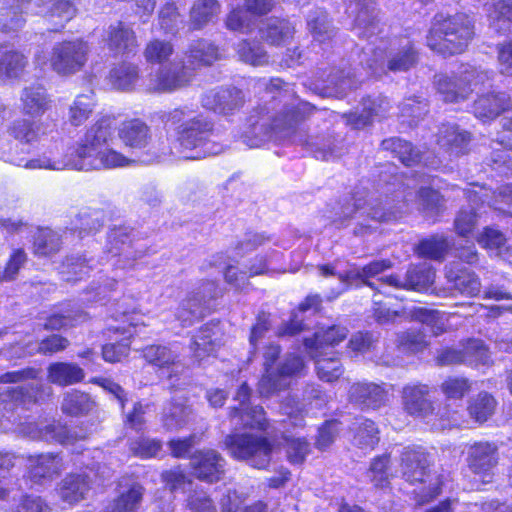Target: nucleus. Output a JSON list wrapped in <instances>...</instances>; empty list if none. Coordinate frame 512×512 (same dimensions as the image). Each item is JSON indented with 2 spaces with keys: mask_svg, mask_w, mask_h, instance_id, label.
Here are the masks:
<instances>
[{
  "mask_svg": "<svg viewBox=\"0 0 512 512\" xmlns=\"http://www.w3.org/2000/svg\"><path fill=\"white\" fill-rule=\"evenodd\" d=\"M315 109L313 105L304 101L284 106L274 117L270 115V109L267 107L254 109L241 136L243 143L253 148L271 139L290 138L296 132L298 124L310 117Z\"/></svg>",
  "mask_w": 512,
  "mask_h": 512,
  "instance_id": "obj_1",
  "label": "nucleus"
},
{
  "mask_svg": "<svg viewBox=\"0 0 512 512\" xmlns=\"http://www.w3.org/2000/svg\"><path fill=\"white\" fill-rule=\"evenodd\" d=\"M473 36V21L460 13L435 22L427 36V45L439 54L450 56L464 52Z\"/></svg>",
  "mask_w": 512,
  "mask_h": 512,
  "instance_id": "obj_2",
  "label": "nucleus"
},
{
  "mask_svg": "<svg viewBox=\"0 0 512 512\" xmlns=\"http://www.w3.org/2000/svg\"><path fill=\"white\" fill-rule=\"evenodd\" d=\"M417 60V51L409 40H405L397 48H391L389 52L381 47L374 48L368 45L363 48L360 55L361 65L372 76H381L387 71H407L415 66Z\"/></svg>",
  "mask_w": 512,
  "mask_h": 512,
  "instance_id": "obj_3",
  "label": "nucleus"
},
{
  "mask_svg": "<svg viewBox=\"0 0 512 512\" xmlns=\"http://www.w3.org/2000/svg\"><path fill=\"white\" fill-rule=\"evenodd\" d=\"M352 207L344 208V215L346 217H356L359 219L358 224L362 229L371 228L372 225L368 220L375 223L390 222L398 218V211L387 207L389 204L387 199L385 205L377 191L371 190L368 185L356 187L352 196Z\"/></svg>",
  "mask_w": 512,
  "mask_h": 512,
  "instance_id": "obj_4",
  "label": "nucleus"
},
{
  "mask_svg": "<svg viewBox=\"0 0 512 512\" xmlns=\"http://www.w3.org/2000/svg\"><path fill=\"white\" fill-rule=\"evenodd\" d=\"M223 446L234 459L245 461L257 469H265L271 461L273 444L268 438L250 433L229 434Z\"/></svg>",
  "mask_w": 512,
  "mask_h": 512,
  "instance_id": "obj_5",
  "label": "nucleus"
},
{
  "mask_svg": "<svg viewBox=\"0 0 512 512\" xmlns=\"http://www.w3.org/2000/svg\"><path fill=\"white\" fill-rule=\"evenodd\" d=\"M130 163L131 160L123 154L106 146L78 162H52L51 159L42 157L28 161L25 164V167L28 169L44 168L50 170H62L70 168L80 171H91L125 167Z\"/></svg>",
  "mask_w": 512,
  "mask_h": 512,
  "instance_id": "obj_6",
  "label": "nucleus"
},
{
  "mask_svg": "<svg viewBox=\"0 0 512 512\" xmlns=\"http://www.w3.org/2000/svg\"><path fill=\"white\" fill-rule=\"evenodd\" d=\"M89 53L88 42L81 38L58 42L52 48L50 66L59 75H72L82 70Z\"/></svg>",
  "mask_w": 512,
  "mask_h": 512,
  "instance_id": "obj_7",
  "label": "nucleus"
},
{
  "mask_svg": "<svg viewBox=\"0 0 512 512\" xmlns=\"http://www.w3.org/2000/svg\"><path fill=\"white\" fill-rule=\"evenodd\" d=\"M112 138L113 120L110 117H102L87 129L81 141L66 156V159L57 162H78L97 150L108 146Z\"/></svg>",
  "mask_w": 512,
  "mask_h": 512,
  "instance_id": "obj_8",
  "label": "nucleus"
},
{
  "mask_svg": "<svg viewBox=\"0 0 512 512\" xmlns=\"http://www.w3.org/2000/svg\"><path fill=\"white\" fill-rule=\"evenodd\" d=\"M304 361L300 356L289 354L273 373L264 374L258 382V392L262 397H270L285 390L290 385V378L300 376L304 370Z\"/></svg>",
  "mask_w": 512,
  "mask_h": 512,
  "instance_id": "obj_9",
  "label": "nucleus"
},
{
  "mask_svg": "<svg viewBox=\"0 0 512 512\" xmlns=\"http://www.w3.org/2000/svg\"><path fill=\"white\" fill-rule=\"evenodd\" d=\"M212 130L213 124L204 118H194L182 123L177 128V141L182 148L180 152L183 153V158L201 159L205 157L206 152L196 151L192 154L186 152L202 147L209 139Z\"/></svg>",
  "mask_w": 512,
  "mask_h": 512,
  "instance_id": "obj_10",
  "label": "nucleus"
},
{
  "mask_svg": "<svg viewBox=\"0 0 512 512\" xmlns=\"http://www.w3.org/2000/svg\"><path fill=\"white\" fill-rule=\"evenodd\" d=\"M251 390L246 383H243L234 400L238 401V406H234L230 410V418L236 427L252 428L259 430H266L268 422L265 416L263 407L250 406L248 401L250 398Z\"/></svg>",
  "mask_w": 512,
  "mask_h": 512,
  "instance_id": "obj_11",
  "label": "nucleus"
},
{
  "mask_svg": "<svg viewBox=\"0 0 512 512\" xmlns=\"http://www.w3.org/2000/svg\"><path fill=\"white\" fill-rule=\"evenodd\" d=\"M26 9L31 14L43 16L53 26L52 31L64 28L76 14L70 0H30Z\"/></svg>",
  "mask_w": 512,
  "mask_h": 512,
  "instance_id": "obj_12",
  "label": "nucleus"
},
{
  "mask_svg": "<svg viewBox=\"0 0 512 512\" xmlns=\"http://www.w3.org/2000/svg\"><path fill=\"white\" fill-rule=\"evenodd\" d=\"M432 460L422 447H405L400 456V472L411 484L424 483L430 477Z\"/></svg>",
  "mask_w": 512,
  "mask_h": 512,
  "instance_id": "obj_13",
  "label": "nucleus"
},
{
  "mask_svg": "<svg viewBox=\"0 0 512 512\" xmlns=\"http://www.w3.org/2000/svg\"><path fill=\"white\" fill-rule=\"evenodd\" d=\"M245 102L243 92L232 86L217 87L202 95V106L221 115H231Z\"/></svg>",
  "mask_w": 512,
  "mask_h": 512,
  "instance_id": "obj_14",
  "label": "nucleus"
},
{
  "mask_svg": "<svg viewBox=\"0 0 512 512\" xmlns=\"http://www.w3.org/2000/svg\"><path fill=\"white\" fill-rule=\"evenodd\" d=\"M190 466L197 479L215 483L225 474L226 460L213 449L199 450L191 457Z\"/></svg>",
  "mask_w": 512,
  "mask_h": 512,
  "instance_id": "obj_15",
  "label": "nucleus"
},
{
  "mask_svg": "<svg viewBox=\"0 0 512 512\" xmlns=\"http://www.w3.org/2000/svg\"><path fill=\"white\" fill-rule=\"evenodd\" d=\"M193 77L190 67L183 61H174L162 66L151 79L150 89L158 92H171L188 85Z\"/></svg>",
  "mask_w": 512,
  "mask_h": 512,
  "instance_id": "obj_16",
  "label": "nucleus"
},
{
  "mask_svg": "<svg viewBox=\"0 0 512 512\" xmlns=\"http://www.w3.org/2000/svg\"><path fill=\"white\" fill-rule=\"evenodd\" d=\"M511 107V99L505 92L481 94L473 102L472 112L482 122L495 120Z\"/></svg>",
  "mask_w": 512,
  "mask_h": 512,
  "instance_id": "obj_17",
  "label": "nucleus"
},
{
  "mask_svg": "<svg viewBox=\"0 0 512 512\" xmlns=\"http://www.w3.org/2000/svg\"><path fill=\"white\" fill-rule=\"evenodd\" d=\"M346 12L353 18V29L360 37L370 38L379 32L374 7L367 0H351Z\"/></svg>",
  "mask_w": 512,
  "mask_h": 512,
  "instance_id": "obj_18",
  "label": "nucleus"
},
{
  "mask_svg": "<svg viewBox=\"0 0 512 512\" xmlns=\"http://www.w3.org/2000/svg\"><path fill=\"white\" fill-rule=\"evenodd\" d=\"M467 464L474 474L489 476L498 464L497 446L489 442L475 443L468 450Z\"/></svg>",
  "mask_w": 512,
  "mask_h": 512,
  "instance_id": "obj_19",
  "label": "nucleus"
},
{
  "mask_svg": "<svg viewBox=\"0 0 512 512\" xmlns=\"http://www.w3.org/2000/svg\"><path fill=\"white\" fill-rule=\"evenodd\" d=\"M361 113L344 114L347 123L355 129H361L372 123L374 119L385 117L391 106L386 97L381 95L374 98H366L362 102Z\"/></svg>",
  "mask_w": 512,
  "mask_h": 512,
  "instance_id": "obj_20",
  "label": "nucleus"
},
{
  "mask_svg": "<svg viewBox=\"0 0 512 512\" xmlns=\"http://www.w3.org/2000/svg\"><path fill=\"white\" fill-rule=\"evenodd\" d=\"M402 400L405 411L412 416L426 417L434 410L427 385L405 386L402 391Z\"/></svg>",
  "mask_w": 512,
  "mask_h": 512,
  "instance_id": "obj_21",
  "label": "nucleus"
},
{
  "mask_svg": "<svg viewBox=\"0 0 512 512\" xmlns=\"http://www.w3.org/2000/svg\"><path fill=\"white\" fill-rule=\"evenodd\" d=\"M445 276L451 288L462 295L473 297L480 292L481 283L478 276L458 263L446 266Z\"/></svg>",
  "mask_w": 512,
  "mask_h": 512,
  "instance_id": "obj_22",
  "label": "nucleus"
},
{
  "mask_svg": "<svg viewBox=\"0 0 512 512\" xmlns=\"http://www.w3.org/2000/svg\"><path fill=\"white\" fill-rule=\"evenodd\" d=\"M104 41L111 51L118 54L130 53L137 47L134 30L122 21L109 25L105 31Z\"/></svg>",
  "mask_w": 512,
  "mask_h": 512,
  "instance_id": "obj_23",
  "label": "nucleus"
},
{
  "mask_svg": "<svg viewBox=\"0 0 512 512\" xmlns=\"http://www.w3.org/2000/svg\"><path fill=\"white\" fill-rule=\"evenodd\" d=\"M349 400L362 409H377L386 403L387 392L375 383H355L350 387Z\"/></svg>",
  "mask_w": 512,
  "mask_h": 512,
  "instance_id": "obj_24",
  "label": "nucleus"
},
{
  "mask_svg": "<svg viewBox=\"0 0 512 512\" xmlns=\"http://www.w3.org/2000/svg\"><path fill=\"white\" fill-rule=\"evenodd\" d=\"M220 346L219 328L215 324L202 326L192 338L190 349L197 361L214 354Z\"/></svg>",
  "mask_w": 512,
  "mask_h": 512,
  "instance_id": "obj_25",
  "label": "nucleus"
},
{
  "mask_svg": "<svg viewBox=\"0 0 512 512\" xmlns=\"http://www.w3.org/2000/svg\"><path fill=\"white\" fill-rule=\"evenodd\" d=\"M63 469V460L58 454L47 453L29 457V473L34 482L51 480Z\"/></svg>",
  "mask_w": 512,
  "mask_h": 512,
  "instance_id": "obj_26",
  "label": "nucleus"
},
{
  "mask_svg": "<svg viewBox=\"0 0 512 512\" xmlns=\"http://www.w3.org/2000/svg\"><path fill=\"white\" fill-rule=\"evenodd\" d=\"M186 57L191 72L201 66H209L220 59L218 47L209 40L197 39L193 41L187 51Z\"/></svg>",
  "mask_w": 512,
  "mask_h": 512,
  "instance_id": "obj_27",
  "label": "nucleus"
},
{
  "mask_svg": "<svg viewBox=\"0 0 512 512\" xmlns=\"http://www.w3.org/2000/svg\"><path fill=\"white\" fill-rule=\"evenodd\" d=\"M360 81L351 69H341L333 71L327 80V84L322 88L321 94L324 97L343 98L351 90L356 89Z\"/></svg>",
  "mask_w": 512,
  "mask_h": 512,
  "instance_id": "obj_28",
  "label": "nucleus"
},
{
  "mask_svg": "<svg viewBox=\"0 0 512 512\" xmlns=\"http://www.w3.org/2000/svg\"><path fill=\"white\" fill-rule=\"evenodd\" d=\"M465 195L470 202L487 203L494 209L503 210L504 204H512V184L502 185L493 192L485 187H479V190L469 189L465 191Z\"/></svg>",
  "mask_w": 512,
  "mask_h": 512,
  "instance_id": "obj_29",
  "label": "nucleus"
},
{
  "mask_svg": "<svg viewBox=\"0 0 512 512\" xmlns=\"http://www.w3.org/2000/svg\"><path fill=\"white\" fill-rule=\"evenodd\" d=\"M85 373L75 363L55 362L47 367V380L58 386H70L81 382Z\"/></svg>",
  "mask_w": 512,
  "mask_h": 512,
  "instance_id": "obj_30",
  "label": "nucleus"
},
{
  "mask_svg": "<svg viewBox=\"0 0 512 512\" xmlns=\"http://www.w3.org/2000/svg\"><path fill=\"white\" fill-rule=\"evenodd\" d=\"M434 85L441 100L447 103L463 101L469 95V88L459 81V75L438 74L434 78Z\"/></svg>",
  "mask_w": 512,
  "mask_h": 512,
  "instance_id": "obj_31",
  "label": "nucleus"
},
{
  "mask_svg": "<svg viewBox=\"0 0 512 512\" xmlns=\"http://www.w3.org/2000/svg\"><path fill=\"white\" fill-rule=\"evenodd\" d=\"M20 100L23 113L31 117L43 115L51 103L46 90L39 85L24 88Z\"/></svg>",
  "mask_w": 512,
  "mask_h": 512,
  "instance_id": "obj_32",
  "label": "nucleus"
},
{
  "mask_svg": "<svg viewBox=\"0 0 512 512\" xmlns=\"http://www.w3.org/2000/svg\"><path fill=\"white\" fill-rule=\"evenodd\" d=\"M90 488V479L87 475L68 474L60 483L59 494L63 501L74 504L83 500Z\"/></svg>",
  "mask_w": 512,
  "mask_h": 512,
  "instance_id": "obj_33",
  "label": "nucleus"
},
{
  "mask_svg": "<svg viewBox=\"0 0 512 512\" xmlns=\"http://www.w3.org/2000/svg\"><path fill=\"white\" fill-rule=\"evenodd\" d=\"M119 138L131 148H144L150 140L149 127L139 119L121 123L118 128Z\"/></svg>",
  "mask_w": 512,
  "mask_h": 512,
  "instance_id": "obj_34",
  "label": "nucleus"
},
{
  "mask_svg": "<svg viewBox=\"0 0 512 512\" xmlns=\"http://www.w3.org/2000/svg\"><path fill=\"white\" fill-rule=\"evenodd\" d=\"M393 263L389 259H379L370 262L362 268L350 270L346 274H340L339 279L342 286H346L350 279H360L366 286L376 289L375 283L369 281V278L375 277L380 273L392 268ZM344 287L337 293L340 294Z\"/></svg>",
  "mask_w": 512,
  "mask_h": 512,
  "instance_id": "obj_35",
  "label": "nucleus"
},
{
  "mask_svg": "<svg viewBox=\"0 0 512 512\" xmlns=\"http://www.w3.org/2000/svg\"><path fill=\"white\" fill-rule=\"evenodd\" d=\"M470 133L460 129L457 125H443L440 129L439 144L451 154L456 156L467 152L470 143Z\"/></svg>",
  "mask_w": 512,
  "mask_h": 512,
  "instance_id": "obj_36",
  "label": "nucleus"
},
{
  "mask_svg": "<svg viewBox=\"0 0 512 512\" xmlns=\"http://www.w3.org/2000/svg\"><path fill=\"white\" fill-rule=\"evenodd\" d=\"M192 409L183 401H171L163 409L161 422L167 431H177L186 426L191 418Z\"/></svg>",
  "mask_w": 512,
  "mask_h": 512,
  "instance_id": "obj_37",
  "label": "nucleus"
},
{
  "mask_svg": "<svg viewBox=\"0 0 512 512\" xmlns=\"http://www.w3.org/2000/svg\"><path fill=\"white\" fill-rule=\"evenodd\" d=\"M221 11L217 0H196L189 13V24L192 30H201L215 18Z\"/></svg>",
  "mask_w": 512,
  "mask_h": 512,
  "instance_id": "obj_38",
  "label": "nucleus"
},
{
  "mask_svg": "<svg viewBox=\"0 0 512 512\" xmlns=\"http://www.w3.org/2000/svg\"><path fill=\"white\" fill-rule=\"evenodd\" d=\"M348 330L341 326H332L324 331H318L313 338H306L304 345L307 351L328 352L327 349L342 342Z\"/></svg>",
  "mask_w": 512,
  "mask_h": 512,
  "instance_id": "obj_39",
  "label": "nucleus"
},
{
  "mask_svg": "<svg viewBox=\"0 0 512 512\" xmlns=\"http://www.w3.org/2000/svg\"><path fill=\"white\" fill-rule=\"evenodd\" d=\"M315 360V367L318 377L326 382L337 380L343 373L340 360L334 357L332 352L308 351Z\"/></svg>",
  "mask_w": 512,
  "mask_h": 512,
  "instance_id": "obj_40",
  "label": "nucleus"
},
{
  "mask_svg": "<svg viewBox=\"0 0 512 512\" xmlns=\"http://www.w3.org/2000/svg\"><path fill=\"white\" fill-rule=\"evenodd\" d=\"M351 432L353 433V445L361 450H373L379 442V430L369 419L353 423Z\"/></svg>",
  "mask_w": 512,
  "mask_h": 512,
  "instance_id": "obj_41",
  "label": "nucleus"
},
{
  "mask_svg": "<svg viewBox=\"0 0 512 512\" xmlns=\"http://www.w3.org/2000/svg\"><path fill=\"white\" fill-rule=\"evenodd\" d=\"M142 357L145 361L159 369H169L176 365L179 355L171 347L162 344H152L142 349Z\"/></svg>",
  "mask_w": 512,
  "mask_h": 512,
  "instance_id": "obj_42",
  "label": "nucleus"
},
{
  "mask_svg": "<svg viewBox=\"0 0 512 512\" xmlns=\"http://www.w3.org/2000/svg\"><path fill=\"white\" fill-rule=\"evenodd\" d=\"M94 407L91 397L79 390H69L63 394L61 410L70 416H81L89 413Z\"/></svg>",
  "mask_w": 512,
  "mask_h": 512,
  "instance_id": "obj_43",
  "label": "nucleus"
},
{
  "mask_svg": "<svg viewBox=\"0 0 512 512\" xmlns=\"http://www.w3.org/2000/svg\"><path fill=\"white\" fill-rule=\"evenodd\" d=\"M13 1L16 3V6L0 9V31L3 33H13L21 29L25 24V19L21 13H29L26 6L30 0Z\"/></svg>",
  "mask_w": 512,
  "mask_h": 512,
  "instance_id": "obj_44",
  "label": "nucleus"
},
{
  "mask_svg": "<svg viewBox=\"0 0 512 512\" xmlns=\"http://www.w3.org/2000/svg\"><path fill=\"white\" fill-rule=\"evenodd\" d=\"M235 50L239 60L251 66H264L269 63L267 52L257 41L241 40Z\"/></svg>",
  "mask_w": 512,
  "mask_h": 512,
  "instance_id": "obj_45",
  "label": "nucleus"
},
{
  "mask_svg": "<svg viewBox=\"0 0 512 512\" xmlns=\"http://www.w3.org/2000/svg\"><path fill=\"white\" fill-rule=\"evenodd\" d=\"M262 37L271 45H281L293 36L294 27L285 19H269L261 29Z\"/></svg>",
  "mask_w": 512,
  "mask_h": 512,
  "instance_id": "obj_46",
  "label": "nucleus"
},
{
  "mask_svg": "<svg viewBox=\"0 0 512 512\" xmlns=\"http://www.w3.org/2000/svg\"><path fill=\"white\" fill-rule=\"evenodd\" d=\"M307 25L313 39L319 43L331 40L334 35V28L327 13L321 9H316L309 14Z\"/></svg>",
  "mask_w": 512,
  "mask_h": 512,
  "instance_id": "obj_47",
  "label": "nucleus"
},
{
  "mask_svg": "<svg viewBox=\"0 0 512 512\" xmlns=\"http://www.w3.org/2000/svg\"><path fill=\"white\" fill-rule=\"evenodd\" d=\"M382 148L391 151L406 166H413L420 161V152L411 143L400 138H389L382 141Z\"/></svg>",
  "mask_w": 512,
  "mask_h": 512,
  "instance_id": "obj_48",
  "label": "nucleus"
},
{
  "mask_svg": "<svg viewBox=\"0 0 512 512\" xmlns=\"http://www.w3.org/2000/svg\"><path fill=\"white\" fill-rule=\"evenodd\" d=\"M27 65L26 57L14 50L0 53V78L15 79L22 75Z\"/></svg>",
  "mask_w": 512,
  "mask_h": 512,
  "instance_id": "obj_49",
  "label": "nucleus"
},
{
  "mask_svg": "<svg viewBox=\"0 0 512 512\" xmlns=\"http://www.w3.org/2000/svg\"><path fill=\"white\" fill-rule=\"evenodd\" d=\"M204 316L203 299L198 295L192 294L185 298L176 312V318L182 326H190L196 320Z\"/></svg>",
  "mask_w": 512,
  "mask_h": 512,
  "instance_id": "obj_50",
  "label": "nucleus"
},
{
  "mask_svg": "<svg viewBox=\"0 0 512 512\" xmlns=\"http://www.w3.org/2000/svg\"><path fill=\"white\" fill-rule=\"evenodd\" d=\"M407 290L426 291L435 278L434 270L427 265L412 266L406 272Z\"/></svg>",
  "mask_w": 512,
  "mask_h": 512,
  "instance_id": "obj_51",
  "label": "nucleus"
},
{
  "mask_svg": "<svg viewBox=\"0 0 512 512\" xmlns=\"http://www.w3.org/2000/svg\"><path fill=\"white\" fill-rule=\"evenodd\" d=\"M143 493L142 485L132 483L126 491L120 493L110 512H136L142 501Z\"/></svg>",
  "mask_w": 512,
  "mask_h": 512,
  "instance_id": "obj_52",
  "label": "nucleus"
},
{
  "mask_svg": "<svg viewBox=\"0 0 512 512\" xmlns=\"http://www.w3.org/2000/svg\"><path fill=\"white\" fill-rule=\"evenodd\" d=\"M95 107L93 93L80 94L69 108L68 120L73 126L83 124L92 114Z\"/></svg>",
  "mask_w": 512,
  "mask_h": 512,
  "instance_id": "obj_53",
  "label": "nucleus"
},
{
  "mask_svg": "<svg viewBox=\"0 0 512 512\" xmlns=\"http://www.w3.org/2000/svg\"><path fill=\"white\" fill-rule=\"evenodd\" d=\"M491 26L500 33L512 30V2L501 0L493 4L489 9Z\"/></svg>",
  "mask_w": 512,
  "mask_h": 512,
  "instance_id": "obj_54",
  "label": "nucleus"
},
{
  "mask_svg": "<svg viewBox=\"0 0 512 512\" xmlns=\"http://www.w3.org/2000/svg\"><path fill=\"white\" fill-rule=\"evenodd\" d=\"M52 393L51 386L41 382L15 389L12 398L22 403H36L48 399Z\"/></svg>",
  "mask_w": 512,
  "mask_h": 512,
  "instance_id": "obj_55",
  "label": "nucleus"
},
{
  "mask_svg": "<svg viewBox=\"0 0 512 512\" xmlns=\"http://www.w3.org/2000/svg\"><path fill=\"white\" fill-rule=\"evenodd\" d=\"M448 248L449 244L445 236L432 235L429 238L420 241L416 248V252L421 257L440 260L446 254Z\"/></svg>",
  "mask_w": 512,
  "mask_h": 512,
  "instance_id": "obj_56",
  "label": "nucleus"
},
{
  "mask_svg": "<svg viewBox=\"0 0 512 512\" xmlns=\"http://www.w3.org/2000/svg\"><path fill=\"white\" fill-rule=\"evenodd\" d=\"M496 400L487 393L481 392L474 397L468 407L469 414L477 422H485L495 411Z\"/></svg>",
  "mask_w": 512,
  "mask_h": 512,
  "instance_id": "obj_57",
  "label": "nucleus"
},
{
  "mask_svg": "<svg viewBox=\"0 0 512 512\" xmlns=\"http://www.w3.org/2000/svg\"><path fill=\"white\" fill-rule=\"evenodd\" d=\"M110 82L118 90L129 89L138 79V69L130 63H122L109 74Z\"/></svg>",
  "mask_w": 512,
  "mask_h": 512,
  "instance_id": "obj_58",
  "label": "nucleus"
},
{
  "mask_svg": "<svg viewBox=\"0 0 512 512\" xmlns=\"http://www.w3.org/2000/svg\"><path fill=\"white\" fill-rule=\"evenodd\" d=\"M418 202L420 208L428 217H435L444 209L443 197L438 191L431 188H421L419 190Z\"/></svg>",
  "mask_w": 512,
  "mask_h": 512,
  "instance_id": "obj_59",
  "label": "nucleus"
},
{
  "mask_svg": "<svg viewBox=\"0 0 512 512\" xmlns=\"http://www.w3.org/2000/svg\"><path fill=\"white\" fill-rule=\"evenodd\" d=\"M60 246V236L48 228L40 230L34 240L35 253L42 256H48L58 252Z\"/></svg>",
  "mask_w": 512,
  "mask_h": 512,
  "instance_id": "obj_60",
  "label": "nucleus"
},
{
  "mask_svg": "<svg viewBox=\"0 0 512 512\" xmlns=\"http://www.w3.org/2000/svg\"><path fill=\"white\" fill-rule=\"evenodd\" d=\"M158 21L160 28L165 33H176L183 23L181 14L177 6L172 2H167L159 11Z\"/></svg>",
  "mask_w": 512,
  "mask_h": 512,
  "instance_id": "obj_61",
  "label": "nucleus"
},
{
  "mask_svg": "<svg viewBox=\"0 0 512 512\" xmlns=\"http://www.w3.org/2000/svg\"><path fill=\"white\" fill-rule=\"evenodd\" d=\"M477 203L469 201V208H462L456 215L454 228L459 236L466 237L475 229L478 217L475 209Z\"/></svg>",
  "mask_w": 512,
  "mask_h": 512,
  "instance_id": "obj_62",
  "label": "nucleus"
},
{
  "mask_svg": "<svg viewBox=\"0 0 512 512\" xmlns=\"http://www.w3.org/2000/svg\"><path fill=\"white\" fill-rule=\"evenodd\" d=\"M9 134L22 143H32L38 139L39 126L33 121L18 119L10 126Z\"/></svg>",
  "mask_w": 512,
  "mask_h": 512,
  "instance_id": "obj_63",
  "label": "nucleus"
},
{
  "mask_svg": "<svg viewBox=\"0 0 512 512\" xmlns=\"http://www.w3.org/2000/svg\"><path fill=\"white\" fill-rule=\"evenodd\" d=\"M173 51L174 48L171 42L153 39L147 43L144 56L150 63H162L173 54Z\"/></svg>",
  "mask_w": 512,
  "mask_h": 512,
  "instance_id": "obj_64",
  "label": "nucleus"
}]
</instances>
